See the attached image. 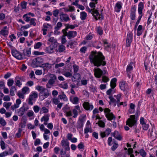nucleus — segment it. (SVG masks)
<instances>
[{
	"instance_id": "nucleus-60",
	"label": "nucleus",
	"mask_w": 157,
	"mask_h": 157,
	"mask_svg": "<svg viewBox=\"0 0 157 157\" xmlns=\"http://www.w3.org/2000/svg\"><path fill=\"white\" fill-rule=\"evenodd\" d=\"M44 54V52H40L38 51H35L34 52V54L35 55H42Z\"/></svg>"
},
{
	"instance_id": "nucleus-33",
	"label": "nucleus",
	"mask_w": 157,
	"mask_h": 157,
	"mask_svg": "<svg viewBox=\"0 0 157 157\" xmlns=\"http://www.w3.org/2000/svg\"><path fill=\"white\" fill-rule=\"evenodd\" d=\"M86 13L85 12H82L81 13V18L82 20L85 19L86 17Z\"/></svg>"
},
{
	"instance_id": "nucleus-38",
	"label": "nucleus",
	"mask_w": 157,
	"mask_h": 157,
	"mask_svg": "<svg viewBox=\"0 0 157 157\" xmlns=\"http://www.w3.org/2000/svg\"><path fill=\"white\" fill-rule=\"evenodd\" d=\"M74 69V73H76L79 70V67L76 64H74L73 65Z\"/></svg>"
},
{
	"instance_id": "nucleus-17",
	"label": "nucleus",
	"mask_w": 157,
	"mask_h": 157,
	"mask_svg": "<svg viewBox=\"0 0 157 157\" xmlns=\"http://www.w3.org/2000/svg\"><path fill=\"white\" fill-rule=\"evenodd\" d=\"M21 103V101L20 99H17L16 101V104L13 105H12L11 107V109L12 110H13L14 109L19 107V105Z\"/></svg>"
},
{
	"instance_id": "nucleus-56",
	"label": "nucleus",
	"mask_w": 157,
	"mask_h": 157,
	"mask_svg": "<svg viewBox=\"0 0 157 157\" xmlns=\"http://www.w3.org/2000/svg\"><path fill=\"white\" fill-rule=\"evenodd\" d=\"M86 49L87 48L86 47H83L80 49V51L82 53H85L86 51Z\"/></svg>"
},
{
	"instance_id": "nucleus-41",
	"label": "nucleus",
	"mask_w": 157,
	"mask_h": 157,
	"mask_svg": "<svg viewBox=\"0 0 157 157\" xmlns=\"http://www.w3.org/2000/svg\"><path fill=\"white\" fill-rule=\"evenodd\" d=\"M14 83V81L13 79H9L8 80L7 82V85L8 86H12Z\"/></svg>"
},
{
	"instance_id": "nucleus-58",
	"label": "nucleus",
	"mask_w": 157,
	"mask_h": 157,
	"mask_svg": "<svg viewBox=\"0 0 157 157\" xmlns=\"http://www.w3.org/2000/svg\"><path fill=\"white\" fill-rule=\"evenodd\" d=\"M102 80L103 82H108V81H109V79L106 76H104L102 77Z\"/></svg>"
},
{
	"instance_id": "nucleus-39",
	"label": "nucleus",
	"mask_w": 157,
	"mask_h": 157,
	"mask_svg": "<svg viewBox=\"0 0 157 157\" xmlns=\"http://www.w3.org/2000/svg\"><path fill=\"white\" fill-rule=\"evenodd\" d=\"M23 52L25 55L28 56H29L31 54V52L29 49L24 50Z\"/></svg>"
},
{
	"instance_id": "nucleus-6",
	"label": "nucleus",
	"mask_w": 157,
	"mask_h": 157,
	"mask_svg": "<svg viewBox=\"0 0 157 157\" xmlns=\"http://www.w3.org/2000/svg\"><path fill=\"white\" fill-rule=\"evenodd\" d=\"M104 112L106 113L105 116L108 120L111 121L115 118V117L113 113H110V110L108 108H105Z\"/></svg>"
},
{
	"instance_id": "nucleus-53",
	"label": "nucleus",
	"mask_w": 157,
	"mask_h": 157,
	"mask_svg": "<svg viewBox=\"0 0 157 157\" xmlns=\"http://www.w3.org/2000/svg\"><path fill=\"white\" fill-rule=\"evenodd\" d=\"M35 19L34 18H31L30 20V24L33 25V26H35L36 23L35 22Z\"/></svg>"
},
{
	"instance_id": "nucleus-15",
	"label": "nucleus",
	"mask_w": 157,
	"mask_h": 157,
	"mask_svg": "<svg viewBox=\"0 0 157 157\" xmlns=\"http://www.w3.org/2000/svg\"><path fill=\"white\" fill-rule=\"evenodd\" d=\"M50 115L47 114L44 116L41 119L40 121L41 122L44 121V124L45 125L47 124V122L49 120Z\"/></svg>"
},
{
	"instance_id": "nucleus-61",
	"label": "nucleus",
	"mask_w": 157,
	"mask_h": 157,
	"mask_svg": "<svg viewBox=\"0 0 157 157\" xmlns=\"http://www.w3.org/2000/svg\"><path fill=\"white\" fill-rule=\"evenodd\" d=\"M142 125H143V128L144 130H146L149 127V125L148 124H147L146 123H144Z\"/></svg>"
},
{
	"instance_id": "nucleus-8",
	"label": "nucleus",
	"mask_w": 157,
	"mask_h": 157,
	"mask_svg": "<svg viewBox=\"0 0 157 157\" xmlns=\"http://www.w3.org/2000/svg\"><path fill=\"white\" fill-rule=\"evenodd\" d=\"M37 97V93L35 92L33 93L29 96V98L28 99V104L31 105H33V103L32 101Z\"/></svg>"
},
{
	"instance_id": "nucleus-40",
	"label": "nucleus",
	"mask_w": 157,
	"mask_h": 157,
	"mask_svg": "<svg viewBox=\"0 0 157 157\" xmlns=\"http://www.w3.org/2000/svg\"><path fill=\"white\" fill-rule=\"evenodd\" d=\"M11 102H5L3 103V106L6 108V109H8L9 108L10 106H11Z\"/></svg>"
},
{
	"instance_id": "nucleus-63",
	"label": "nucleus",
	"mask_w": 157,
	"mask_h": 157,
	"mask_svg": "<svg viewBox=\"0 0 157 157\" xmlns=\"http://www.w3.org/2000/svg\"><path fill=\"white\" fill-rule=\"evenodd\" d=\"M90 128L88 126H86V128L84 129V133L86 134L88 133L89 131H90Z\"/></svg>"
},
{
	"instance_id": "nucleus-35",
	"label": "nucleus",
	"mask_w": 157,
	"mask_h": 157,
	"mask_svg": "<svg viewBox=\"0 0 157 157\" xmlns=\"http://www.w3.org/2000/svg\"><path fill=\"white\" fill-rule=\"evenodd\" d=\"M62 24L60 22L57 23L56 26L55 27V29L56 30H58L62 26Z\"/></svg>"
},
{
	"instance_id": "nucleus-34",
	"label": "nucleus",
	"mask_w": 157,
	"mask_h": 157,
	"mask_svg": "<svg viewBox=\"0 0 157 157\" xmlns=\"http://www.w3.org/2000/svg\"><path fill=\"white\" fill-rule=\"evenodd\" d=\"M97 31L98 33L100 35H101L103 34V30L101 28L98 27L97 28Z\"/></svg>"
},
{
	"instance_id": "nucleus-26",
	"label": "nucleus",
	"mask_w": 157,
	"mask_h": 157,
	"mask_svg": "<svg viewBox=\"0 0 157 157\" xmlns=\"http://www.w3.org/2000/svg\"><path fill=\"white\" fill-rule=\"evenodd\" d=\"M117 79L116 78H113L111 81L110 86L112 89H114L116 86Z\"/></svg>"
},
{
	"instance_id": "nucleus-51",
	"label": "nucleus",
	"mask_w": 157,
	"mask_h": 157,
	"mask_svg": "<svg viewBox=\"0 0 157 157\" xmlns=\"http://www.w3.org/2000/svg\"><path fill=\"white\" fill-rule=\"evenodd\" d=\"M64 75L67 77H71L72 76V73L69 72H65Z\"/></svg>"
},
{
	"instance_id": "nucleus-50",
	"label": "nucleus",
	"mask_w": 157,
	"mask_h": 157,
	"mask_svg": "<svg viewBox=\"0 0 157 157\" xmlns=\"http://www.w3.org/2000/svg\"><path fill=\"white\" fill-rule=\"evenodd\" d=\"M72 112L74 114L73 117L74 118L76 117L78 115V111L76 110V109H74L72 110Z\"/></svg>"
},
{
	"instance_id": "nucleus-27",
	"label": "nucleus",
	"mask_w": 157,
	"mask_h": 157,
	"mask_svg": "<svg viewBox=\"0 0 157 157\" xmlns=\"http://www.w3.org/2000/svg\"><path fill=\"white\" fill-rule=\"evenodd\" d=\"M109 98L110 100V101L109 102V104H111V103L114 104V106H115L117 105V101L114 99L112 96L109 97Z\"/></svg>"
},
{
	"instance_id": "nucleus-16",
	"label": "nucleus",
	"mask_w": 157,
	"mask_h": 157,
	"mask_svg": "<svg viewBox=\"0 0 157 157\" xmlns=\"http://www.w3.org/2000/svg\"><path fill=\"white\" fill-rule=\"evenodd\" d=\"M81 79V76L79 73H74L73 76L72 78V81L73 82H75L78 80H80Z\"/></svg>"
},
{
	"instance_id": "nucleus-55",
	"label": "nucleus",
	"mask_w": 157,
	"mask_h": 157,
	"mask_svg": "<svg viewBox=\"0 0 157 157\" xmlns=\"http://www.w3.org/2000/svg\"><path fill=\"white\" fill-rule=\"evenodd\" d=\"M33 110L36 113H38L39 110L40 108L38 106H35L33 107Z\"/></svg>"
},
{
	"instance_id": "nucleus-1",
	"label": "nucleus",
	"mask_w": 157,
	"mask_h": 157,
	"mask_svg": "<svg viewBox=\"0 0 157 157\" xmlns=\"http://www.w3.org/2000/svg\"><path fill=\"white\" fill-rule=\"evenodd\" d=\"M90 62L97 67L106 64L105 58L102 53L100 52L92 51L89 56Z\"/></svg>"
},
{
	"instance_id": "nucleus-24",
	"label": "nucleus",
	"mask_w": 157,
	"mask_h": 157,
	"mask_svg": "<svg viewBox=\"0 0 157 157\" xmlns=\"http://www.w3.org/2000/svg\"><path fill=\"white\" fill-rule=\"evenodd\" d=\"M114 137L117 140H121L122 139V137L119 132L117 131H115L113 133Z\"/></svg>"
},
{
	"instance_id": "nucleus-28",
	"label": "nucleus",
	"mask_w": 157,
	"mask_h": 157,
	"mask_svg": "<svg viewBox=\"0 0 157 157\" xmlns=\"http://www.w3.org/2000/svg\"><path fill=\"white\" fill-rule=\"evenodd\" d=\"M7 28V26L4 27L3 29L0 31V34L3 36L7 35L8 33V31L6 30Z\"/></svg>"
},
{
	"instance_id": "nucleus-32",
	"label": "nucleus",
	"mask_w": 157,
	"mask_h": 157,
	"mask_svg": "<svg viewBox=\"0 0 157 157\" xmlns=\"http://www.w3.org/2000/svg\"><path fill=\"white\" fill-rule=\"evenodd\" d=\"M16 90V89L14 86H12L10 89V95L11 96H13L14 95V91Z\"/></svg>"
},
{
	"instance_id": "nucleus-7",
	"label": "nucleus",
	"mask_w": 157,
	"mask_h": 157,
	"mask_svg": "<svg viewBox=\"0 0 157 157\" xmlns=\"http://www.w3.org/2000/svg\"><path fill=\"white\" fill-rule=\"evenodd\" d=\"M94 71L95 77L98 78H100L102 75H104L105 73V71H104L105 72L104 73L103 71L99 68L94 69Z\"/></svg>"
},
{
	"instance_id": "nucleus-54",
	"label": "nucleus",
	"mask_w": 157,
	"mask_h": 157,
	"mask_svg": "<svg viewBox=\"0 0 157 157\" xmlns=\"http://www.w3.org/2000/svg\"><path fill=\"white\" fill-rule=\"evenodd\" d=\"M64 65V63H60L59 64H57L55 65V68H58L59 67H60L63 66Z\"/></svg>"
},
{
	"instance_id": "nucleus-19",
	"label": "nucleus",
	"mask_w": 157,
	"mask_h": 157,
	"mask_svg": "<svg viewBox=\"0 0 157 157\" xmlns=\"http://www.w3.org/2000/svg\"><path fill=\"white\" fill-rule=\"evenodd\" d=\"M28 109V108L26 109L24 106H23L21 107L19 109L17 110V112L19 116H21L23 115L24 113L25 110H27Z\"/></svg>"
},
{
	"instance_id": "nucleus-48",
	"label": "nucleus",
	"mask_w": 157,
	"mask_h": 157,
	"mask_svg": "<svg viewBox=\"0 0 157 157\" xmlns=\"http://www.w3.org/2000/svg\"><path fill=\"white\" fill-rule=\"evenodd\" d=\"M42 43L39 42L36 43L34 46V48L35 49H38L41 46Z\"/></svg>"
},
{
	"instance_id": "nucleus-3",
	"label": "nucleus",
	"mask_w": 157,
	"mask_h": 157,
	"mask_svg": "<svg viewBox=\"0 0 157 157\" xmlns=\"http://www.w3.org/2000/svg\"><path fill=\"white\" fill-rule=\"evenodd\" d=\"M43 62L44 59L42 58L41 57H37L33 59L32 61V65L33 67H41Z\"/></svg>"
},
{
	"instance_id": "nucleus-20",
	"label": "nucleus",
	"mask_w": 157,
	"mask_h": 157,
	"mask_svg": "<svg viewBox=\"0 0 157 157\" xmlns=\"http://www.w3.org/2000/svg\"><path fill=\"white\" fill-rule=\"evenodd\" d=\"M136 11V9L135 7L134 6L132 7L130 14V17L131 18L132 20H134L135 19V13Z\"/></svg>"
},
{
	"instance_id": "nucleus-46",
	"label": "nucleus",
	"mask_w": 157,
	"mask_h": 157,
	"mask_svg": "<svg viewBox=\"0 0 157 157\" xmlns=\"http://www.w3.org/2000/svg\"><path fill=\"white\" fill-rule=\"evenodd\" d=\"M118 146V144L114 142V144L112 147L111 149L113 151H114L117 147Z\"/></svg>"
},
{
	"instance_id": "nucleus-52",
	"label": "nucleus",
	"mask_w": 157,
	"mask_h": 157,
	"mask_svg": "<svg viewBox=\"0 0 157 157\" xmlns=\"http://www.w3.org/2000/svg\"><path fill=\"white\" fill-rule=\"evenodd\" d=\"M49 76L50 78V79L52 80L55 81L56 79V75L53 74H50L49 75Z\"/></svg>"
},
{
	"instance_id": "nucleus-42",
	"label": "nucleus",
	"mask_w": 157,
	"mask_h": 157,
	"mask_svg": "<svg viewBox=\"0 0 157 157\" xmlns=\"http://www.w3.org/2000/svg\"><path fill=\"white\" fill-rule=\"evenodd\" d=\"M0 124L3 126H4L6 124V122L2 118H0Z\"/></svg>"
},
{
	"instance_id": "nucleus-14",
	"label": "nucleus",
	"mask_w": 157,
	"mask_h": 157,
	"mask_svg": "<svg viewBox=\"0 0 157 157\" xmlns=\"http://www.w3.org/2000/svg\"><path fill=\"white\" fill-rule=\"evenodd\" d=\"M83 106L84 109L86 110H92L94 108L92 105H90L89 102H85L83 104Z\"/></svg>"
},
{
	"instance_id": "nucleus-22",
	"label": "nucleus",
	"mask_w": 157,
	"mask_h": 157,
	"mask_svg": "<svg viewBox=\"0 0 157 157\" xmlns=\"http://www.w3.org/2000/svg\"><path fill=\"white\" fill-rule=\"evenodd\" d=\"M144 9V3L142 2H140L138 5V12L140 14H142V11Z\"/></svg>"
},
{
	"instance_id": "nucleus-44",
	"label": "nucleus",
	"mask_w": 157,
	"mask_h": 157,
	"mask_svg": "<svg viewBox=\"0 0 157 157\" xmlns=\"http://www.w3.org/2000/svg\"><path fill=\"white\" fill-rule=\"evenodd\" d=\"M79 99L77 97H75L73 98V100L72 101V102L75 104H77L78 103Z\"/></svg>"
},
{
	"instance_id": "nucleus-2",
	"label": "nucleus",
	"mask_w": 157,
	"mask_h": 157,
	"mask_svg": "<svg viewBox=\"0 0 157 157\" xmlns=\"http://www.w3.org/2000/svg\"><path fill=\"white\" fill-rule=\"evenodd\" d=\"M36 89L40 92L39 97L43 99L48 97L50 94L49 91L42 86H37Z\"/></svg>"
},
{
	"instance_id": "nucleus-4",
	"label": "nucleus",
	"mask_w": 157,
	"mask_h": 157,
	"mask_svg": "<svg viewBox=\"0 0 157 157\" xmlns=\"http://www.w3.org/2000/svg\"><path fill=\"white\" fill-rule=\"evenodd\" d=\"M137 121V118L135 115L130 116V118H128L126 122V125L132 127L136 124Z\"/></svg>"
},
{
	"instance_id": "nucleus-12",
	"label": "nucleus",
	"mask_w": 157,
	"mask_h": 157,
	"mask_svg": "<svg viewBox=\"0 0 157 157\" xmlns=\"http://www.w3.org/2000/svg\"><path fill=\"white\" fill-rule=\"evenodd\" d=\"M12 55L18 59H22V55L21 54L16 50H13L12 51Z\"/></svg>"
},
{
	"instance_id": "nucleus-29",
	"label": "nucleus",
	"mask_w": 157,
	"mask_h": 157,
	"mask_svg": "<svg viewBox=\"0 0 157 157\" xmlns=\"http://www.w3.org/2000/svg\"><path fill=\"white\" fill-rule=\"evenodd\" d=\"M58 97L60 99H63L64 101H66L67 100L66 95L63 92H62L61 94L59 95Z\"/></svg>"
},
{
	"instance_id": "nucleus-64",
	"label": "nucleus",
	"mask_w": 157,
	"mask_h": 157,
	"mask_svg": "<svg viewBox=\"0 0 157 157\" xmlns=\"http://www.w3.org/2000/svg\"><path fill=\"white\" fill-rule=\"evenodd\" d=\"M35 74L37 75H40L42 74V71L41 70H37L36 71Z\"/></svg>"
},
{
	"instance_id": "nucleus-59",
	"label": "nucleus",
	"mask_w": 157,
	"mask_h": 157,
	"mask_svg": "<svg viewBox=\"0 0 157 157\" xmlns=\"http://www.w3.org/2000/svg\"><path fill=\"white\" fill-rule=\"evenodd\" d=\"M24 94H23V93H22L21 92H18L17 93V95L19 96V98L22 99H23L24 98Z\"/></svg>"
},
{
	"instance_id": "nucleus-37",
	"label": "nucleus",
	"mask_w": 157,
	"mask_h": 157,
	"mask_svg": "<svg viewBox=\"0 0 157 157\" xmlns=\"http://www.w3.org/2000/svg\"><path fill=\"white\" fill-rule=\"evenodd\" d=\"M133 64V63H131L130 64H129L128 66L127 67V68L126 69V71L127 72L129 71H130L132 70L133 68V67L132 66V64Z\"/></svg>"
},
{
	"instance_id": "nucleus-36",
	"label": "nucleus",
	"mask_w": 157,
	"mask_h": 157,
	"mask_svg": "<svg viewBox=\"0 0 157 157\" xmlns=\"http://www.w3.org/2000/svg\"><path fill=\"white\" fill-rule=\"evenodd\" d=\"M139 153L140 155L143 157H144L146 156V153L145 151L143 149H141Z\"/></svg>"
},
{
	"instance_id": "nucleus-9",
	"label": "nucleus",
	"mask_w": 157,
	"mask_h": 157,
	"mask_svg": "<svg viewBox=\"0 0 157 157\" xmlns=\"http://www.w3.org/2000/svg\"><path fill=\"white\" fill-rule=\"evenodd\" d=\"M132 33H129L127 34L126 39V45L127 47H129L130 44L132 42Z\"/></svg>"
},
{
	"instance_id": "nucleus-47",
	"label": "nucleus",
	"mask_w": 157,
	"mask_h": 157,
	"mask_svg": "<svg viewBox=\"0 0 157 157\" xmlns=\"http://www.w3.org/2000/svg\"><path fill=\"white\" fill-rule=\"evenodd\" d=\"M29 90V88L27 87L23 88L22 89V92L23 94H25Z\"/></svg>"
},
{
	"instance_id": "nucleus-62",
	"label": "nucleus",
	"mask_w": 157,
	"mask_h": 157,
	"mask_svg": "<svg viewBox=\"0 0 157 157\" xmlns=\"http://www.w3.org/2000/svg\"><path fill=\"white\" fill-rule=\"evenodd\" d=\"M48 41L52 43H55L56 42V40L54 37H51L48 39Z\"/></svg>"
},
{
	"instance_id": "nucleus-21",
	"label": "nucleus",
	"mask_w": 157,
	"mask_h": 157,
	"mask_svg": "<svg viewBox=\"0 0 157 157\" xmlns=\"http://www.w3.org/2000/svg\"><path fill=\"white\" fill-rule=\"evenodd\" d=\"M85 117L86 116H85L82 117L81 118L79 119V121L80 122V123L79 124L78 123V124L79 125H77V128H81L83 127Z\"/></svg>"
},
{
	"instance_id": "nucleus-5",
	"label": "nucleus",
	"mask_w": 157,
	"mask_h": 157,
	"mask_svg": "<svg viewBox=\"0 0 157 157\" xmlns=\"http://www.w3.org/2000/svg\"><path fill=\"white\" fill-rule=\"evenodd\" d=\"M95 3L94 2H90V6L91 8H93L94 10L92 11L91 13L93 16L95 17V18L96 19V20H98L97 17L99 16L98 18L99 19H100L101 15L99 14L98 11L95 9Z\"/></svg>"
},
{
	"instance_id": "nucleus-11",
	"label": "nucleus",
	"mask_w": 157,
	"mask_h": 157,
	"mask_svg": "<svg viewBox=\"0 0 157 157\" xmlns=\"http://www.w3.org/2000/svg\"><path fill=\"white\" fill-rule=\"evenodd\" d=\"M60 18L61 21H62L67 22L70 20L67 14L63 13H61L60 15Z\"/></svg>"
},
{
	"instance_id": "nucleus-25",
	"label": "nucleus",
	"mask_w": 157,
	"mask_h": 157,
	"mask_svg": "<svg viewBox=\"0 0 157 157\" xmlns=\"http://www.w3.org/2000/svg\"><path fill=\"white\" fill-rule=\"evenodd\" d=\"M52 65L48 63H43L42 64L41 67H43L44 68V69H49L52 68Z\"/></svg>"
},
{
	"instance_id": "nucleus-45",
	"label": "nucleus",
	"mask_w": 157,
	"mask_h": 157,
	"mask_svg": "<svg viewBox=\"0 0 157 157\" xmlns=\"http://www.w3.org/2000/svg\"><path fill=\"white\" fill-rule=\"evenodd\" d=\"M65 47L63 45H61L59 46V50L60 52H62L65 49Z\"/></svg>"
},
{
	"instance_id": "nucleus-43",
	"label": "nucleus",
	"mask_w": 157,
	"mask_h": 157,
	"mask_svg": "<svg viewBox=\"0 0 157 157\" xmlns=\"http://www.w3.org/2000/svg\"><path fill=\"white\" fill-rule=\"evenodd\" d=\"M96 124H98L99 126L101 127H104L105 126L104 122L101 121H99L98 123H96Z\"/></svg>"
},
{
	"instance_id": "nucleus-13",
	"label": "nucleus",
	"mask_w": 157,
	"mask_h": 157,
	"mask_svg": "<svg viewBox=\"0 0 157 157\" xmlns=\"http://www.w3.org/2000/svg\"><path fill=\"white\" fill-rule=\"evenodd\" d=\"M119 87L121 90L125 91L128 89V84L125 82L122 81L119 83Z\"/></svg>"
},
{
	"instance_id": "nucleus-18",
	"label": "nucleus",
	"mask_w": 157,
	"mask_h": 157,
	"mask_svg": "<svg viewBox=\"0 0 157 157\" xmlns=\"http://www.w3.org/2000/svg\"><path fill=\"white\" fill-rule=\"evenodd\" d=\"M77 35V32L75 31H70L68 32L67 35L68 39H69L71 38L74 37Z\"/></svg>"
},
{
	"instance_id": "nucleus-57",
	"label": "nucleus",
	"mask_w": 157,
	"mask_h": 157,
	"mask_svg": "<svg viewBox=\"0 0 157 157\" xmlns=\"http://www.w3.org/2000/svg\"><path fill=\"white\" fill-rule=\"evenodd\" d=\"M59 13V11L58 10H56L53 11V14L55 17H57Z\"/></svg>"
},
{
	"instance_id": "nucleus-30",
	"label": "nucleus",
	"mask_w": 157,
	"mask_h": 157,
	"mask_svg": "<svg viewBox=\"0 0 157 157\" xmlns=\"http://www.w3.org/2000/svg\"><path fill=\"white\" fill-rule=\"evenodd\" d=\"M121 7L122 6L120 4V2H118L117 3L115 7V10L117 12H119Z\"/></svg>"
},
{
	"instance_id": "nucleus-31",
	"label": "nucleus",
	"mask_w": 157,
	"mask_h": 157,
	"mask_svg": "<svg viewBox=\"0 0 157 157\" xmlns=\"http://www.w3.org/2000/svg\"><path fill=\"white\" fill-rule=\"evenodd\" d=\"M48 112V110L45 107H43L42 108L40 112V114L46 113Z\"/></svg>"
},
{
	"instance_id": "nucleus-23",
	"label": "nucleus",
	"mask_w": 157,
	"mask_h": 157,
	"mask_svg": "<svg viewBox=\"0 0 157 157\" xmlns=\"http://www.w3.org/2000/svg\"><path fill=\"white\" fill-rule=\"evenodd\" d=\"M154 128H152L150 131L149 130L148 135L151 137H152L153 139H155L156 137V134L155 132H153Z\"/></svg>"
},
{
	"instance_id": "nucleus-10",
	"label": "nucleus",
	"mask_w": 157,
	"mask_h": 157,
	"mask_svg": "<svg viewBox=\"0 0 157 157\" xmlns=\"http://www.w3.org/2000/svg\"><path fill=\"white\" fill-rule=\"evenodd\" d=\"M61 144L66 150L69 151L70 150L69 143L67 140H62Z\"/></svg>"
},
{
	"instance_id": "nucleus-49",
	"label": "nucleus",
	"mask_w": 157,
	"mask_h": 157,
	"mask_svg": "<svg viewBox=\"0 0 157 157\" xmlns=\"http://www.w3.org/2000/svg\"><path fill=\"white\" fill-rule=\"evenodd\" d=\"M23 18H25L24 20L27 22H29L30 21V17H29L27 16V14L24 15L23 16Z\"/></svg>"
}]
</instances>
